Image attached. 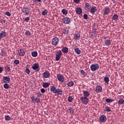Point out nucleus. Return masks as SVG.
Instances as JSON below:
<instances>
[{
    "label": "nucleus",
    "instance_id": "obj_1",
    "mask_svg": "<svg viewBox=\"0 0 124 124\" xmlns=\"http://www.w3.org/2000/svg\"><path fill=\"white\" fill-rule=\"evenodd\" d=\"M92 71H95L99 69V65L98 63L92 64L90 66Z\"/></svg>",
    "mask_w": 124,
    "mask_h": 124
},
{
    "label": "nucleus",
    "instance_id": "obj_2",
    "mask_svg": "<svg viewBox=\"0 0 124 124\" xmlns=\"http://www.w3.org/2000/svg\"><path fill=\"white\" fill-rule=\"evenodd\" d=\"M62 55V50H59L57 52L56 55L55 61H59L61 59V56Z\"/></svg>",
    "mask_w": 124,
    "mask_h": 124
},
{
    "label": "nucleus",
    "instance_id": "obj_3",
    "mask_svg": "<svg viewBox=\"0 0 124 124\" xmlns=\"http://www.w3.org/2000/svg\"><path fill=\"white\" fill-rule=\"evenodd\" d=\"M30 9L29 8L27 7H24L22 9V12L24 15H26V16H28V15H30Z\"/></svg>",
    "mask_w": 124,
    "mask_h": 124
},
{
    "label": "nucleus",
    "instance_id": "obj_4",
    "mask_svg": "<svg viewBox=\"0 0 124 124\" xmlns=\"http://www.w3.org/2000/svg\"><path fill=\"white\" fill-rule=\"evenodd\" d=\"M80 100L83 104H88L89 103V98L88 97L82 96L80 98Z\"/></svg>",
    "mask_w": 124,
    "mask_h": 124
},
{
    "label": "nucleus",
    "instance_id": "obj_5",
    "mask_svg": "<svg viewBox=\"0 0 124 124\" xmlns=\"http://www.w3.org/2000/svg\"><path fill=\"white\" fill-rule=\"evenodd\" d=\"M31 102H32V103H40V98H35L34 97V96H32L31 97Z\"/></svg>",
    "mask_w": 124,
    "mask_h": 124
},
{
    "label": "nucleus",
    "instance_id": "obj_6",
    "mask_svg": "<svg viewBox=\"0 0 124 124\" xmlns=\"http://www.w3.org/2000/svg\"><path fill=\"white\" fill-rule=\"evenodd\" d=\"M52 44L54 46H57L59 44V38L55 37L52 39Z\"/></svg>",
    "mask_w": 124,
    "mask_h": 124
},
{
    "label": "nucleus",
    "instance_id": "obj_7",
    "mask_svg": "<svg viewBox=\"0 0 124 124\" xmlns=\"http://www.w3.org/2000/svg\"><path fill=\"white\" fill-rule=\"evenodd\" d=\"M18 56L20 57H24L25 56V50L23 48H20L19 50H18Z\"/></svg>",
    "mask_w": 124,
    "mask_h": 124
},
{
    "label": "nucleus",
    "instance_id": "obj_8",
    "mask_svg": "<svg viewBox=\"0 0 124 124\" xmlns=\"http://www.w3.org/2000/svg\"><path fill=\"white\" fill-rule=\"evenodd\" d=\"M57 79L59 80L60 82H61V83H62L63 81H64V78H63V76L62 75L59 74L57 75Z\"/></svg>",
    "mask_w": 124,
    "mask_h": 124
},
{
    "label": "nucleus",
    "instance_id": "obj_9",
    "mask_svg": "<svg viewBox=\"0 0 124 124\" xmlns=\"http://www.w3.org/2000/svg\"><path fill=\"white\" fill-rule=\"evenodd\" d=\"M63 23L65 24H69L70 23V19L67 17H64L63 18Z\"/></svg>",
    "mask_w": 124,
    "mask_h": 124
},
{
    "label": "nucleus",
    "instance_id": "obj_10",
    "mask_svg": "<svg viewBox=\"0 0 124 124\" xmlns=\"http://www.w3.org/2000/svg\"><path fill=\"white\" fill-rule=\"evenodd\" d=\"M3 80L4 83H8L10 82V78L9 77H4Z\"/></svg>",
    "mask_w": 124,
    "mask_h": 124
},
{
    "label": "nucleus",
    "instance_id": "obj_11",
    "mask_svg": "<svg viewBox=\"0 0 124 124\" xmlns=\"http://www.w3.org/2000/svg\"><path fill=\"white\" fill-rule=\"evenodd\" d=\"M99 119L100 122H101L102 123H105V122H106V116H105V115H101Z\"/></svg>",
    "mask_w": 124,
    "mask_h": 124
},
{
    "label": "nucleus",
    "instance_id": "obj_12",
    "mask_svg": "<svg viewBox=\"0 0 124 124\" xmlns=\"http://www.w3.org/2000/svg\"><path fill=\"white\" fill-rule=\"evenodd\" d=\"M57 88L54 86H51L50 87V92L53 93H57Z\"/></svg>",
    "mask_w": 124,
    "mask_h": 124
},
{
    "label": "nucleus",
    "instance_id": "obj_13",
    "mask_svg": "<svg viewBox=\"0 0 124 124\" xmlns=\"http://www.w3.org/2000/svg\"><path fill=\"white\" fill-rule=\"evenodd\" d=\"M97 11V10L96 9V7L93 6H92V8L91 9L90 12H91V13L92 14H93Z\"/></svg>",
    "mask_w": 124,
    "mask_h": 124
},
{
    "label": "nucleus",
    "instance_id": "obj_14",
    "mask_svg": "<svg viewBox=\"0 0 124 124\" xmlns=\"http://www.w3.org/2000/svg\"><path fill=\"white\" fill-rule=\"evenodd\" d=\"M43 76L45 78H49L50 77V73L48 71H46L44 73Z\"/></svg>",
    "mask_w": 124,
    "mask_h": 124
},
{
    "label": "nucleus",
    "instance_id": "obj_15",
    "mask_svg": "<svg viewBox=\"0 0 124 124\" xmlns=\"http://www.w3.org/2000/svg\"><path fill=\"white\" fill-rule=\"evenodd\" d=\"M38 67H39V64H38V63H34L32 66V68L34 70H36V69H37V68H38Z\"/></svg>",
    "mask_w": 124,
    "mask_h": 124
},
{
    "label": "nucleus",
    "instance_id": "obj_16",
    "mask_svg": "<svg viewBox=\"0 0 124 124\" xmlns=\"http://www.w3.org/2000/svg\"><path fill=\"white\" fill-rule=\"evenodd\" d=\"M84 97H88L90 96V93L87 91H83V92Z\"/></svg>",
    "mask_w": 124,
    "mask_h": 124
},
{
    "label": "nucleus",
    "instance_id": "obj_17",
    "mask_svg": "<svg viewBox=\"0 0 124 124\" xmlns=\"http://www.w3.org/2000/svg\"><path fill=\"white\" fill-rule=\"evenodd\" d=\"M6 36V32L4 31H2L1 32H0V39L2 38V37H5Z\"/></svg>",
    "mask_w": 124,
    "mask_h": 124
},
{
    "label": "nucleus",
    "instance_id": "obj_18",
    "mask_svg": "<svg viewBox=\"0 0 124 124\" xmlns=\"http://www.w3.org/2000/svg\"><path fill=\"white\" fill-rule=\"evenodd\" d=\"M102 91V87L101 86H97L96 87V92L100 93Z\"/></svg>",
    "mask_w": 124,
    "mask_h": 124
},
{
    "label": "nucleus",
    "instance_id": "obj_19",
    "mask_svg": "<svg viewBox=\"0 0 124 124\" xmlns=\"http://www.w3.org/2000/svg\"><path fill=\"white\" fill-rule=\"evenodd\" d=\"M76 13L77 14H81L82 13V9L80 7L77 8L76 9Z\"/></svg>",
    "mask_w": 124,
    "mask_h": 124
},
{
    "label": "nucleus",
    "instance_id": "obj_20",
    "mask_svg": "<svg viewBox=\"0 0 124 124\" xmlns=\"http://www.w3.org/2000/svg\"><path fill=\"white\" fill-rule=\"evenodd\" d=\"M110 12V8L107 7L105 9L104 15H107Z\"/></svg>",
    "mask_w": 124,
    "mask_h": 124
},
{
    "label": "nucleus",
    "instance_id": "obj_21",
    "mask_svg": "<svg viewBox=\"0 0 124 124\" xmlns=\"http://www.w3.org/2000/svg\"><path fill=\"white\" fill-rule=\"evenodd\" d=\"M62 51L63 53L67 54V53H68V48L65 47H63L62 49Z\"/></svg>",
    "mask_w": 124,
    "mask_h": 124
},
{
    "label": "nucleus",
    "instance_id": "obj_22",
    "mask_svg": "<svg viewBox=\"0 0 124 124\" xmlns=\"http://www.w3.org/2000/svg\"><path fill=\"white\" fill-rule=\"evenodd\" d=\"M6 51L3 50H2L1 51V52L0 53V56H2V57H4L5 56H6Z\"/></svg>",
    "mask_w": 124,
    "mask_h": 124
},
{
    "label": "nucleus",
    "instance_id": "obj_23",
    "mask_svg": "<svg viewBox=\"0 0 124 124\" xmlns=\"http://www.w3.org/2000/svg\"><path fill=\"white\" fill-rule=\"evenodd\" d=\"M75 52L77 55H80V54H81V50L78 48L75 49Z\"/></svg>",
    "mask_w": 124,
    "mask_h": 124
},
{
    "label": "nucleus",
    "instance_id": "obj_24",
    "mask_svg": "<svg viewBox=\"0 0 124 124\" xmlns=\"http://www.w3.org/2000/svg\"><path fill=\"white\" fill-rule=\"evenodd\" d=\"M50 86V83L49 82H46L43 84V88H48Z\"/></svg>",
    "mask_w": 124,
    "mask_h": 124
},
{
    "label": "nucleus",
    "instance_id": "obj_25",
    "mask_svg": "<svg viewBox=\"0 0 124 124\" xmlns=\"http://www.w3.org/2000/svg\"><path fill=\"white\" fill-rule=\"evenodd\" d=\"M118 18H119V16H118V15L117 14H115L113 17H112V19L114 21H117V20H118Z\"/></svg>",
    "mask_w": 124,
    "mask_h": 124
},
{
    "label": "nucleus",
    "instance_id": "obj_26",
    "mask_svg": "<svg viewBox=\"0 0 124 124\" xmlns=\"http://www.w3.org/2000/svg\"><path fill=\"white\" fill-rule=\"evenodd\" d=\"M105 44L106 46H108L111 44V41L109 40H107L105 41Z\"/></svg>",
    "mask_w": 124,
    "mask_h": 124
},
{
    "label": "nucleus",
    "instance_id": "obj_27",
    "mask_svg": "<svg viewBox=\"0 0 124 124\" xmlns=\"http://www.w3.org/2000/svg\"><path fill=\"white\" fill-rule=\"evenodd\" d=\"M56 93H58V94H62V91L61 89H58L56 91Z\"/></svg>",
    "mask_w": 124,
    "mask_h": 124
},
{
    "label": "nucleus",
    "instance_id": "obj_28",
    "mask_svg": "<svg viewBox=\"0 0 124 124\" xmlns=\"http://www.w3.org/2000/svg\"><path fill=\"white\" fill-rule=\"evenodd\" d=\"M31 55L32 57H33V58H36V57H37V52L34 51L32 52Z\"/></svg>",
    "mask_w": 124,
    "mask_h": 124
},
{
    "label": "nucleus",
    "instance_id": "obj_29",
    "mask_svg": "<svg viewBox=\"0 0 124 124\" xmlns=\"http://www.w3.org/2000/svg\"><path fill=\"white\" fill-rule=\"evenodd\" d=\"M74 37L75 39H79V38H80V35L79 34H75L74 35Z\"/></svg>",
    "mask_w": 124,
    "mask_h": 124
},
{
    "label": "nucleus",
    "instance_id": "obj_30",
    "mask_svg": "<svg viewBox=\"0 0 124 124\" xmlns=\"http://www.w3.org/2000/svg\"><path fill=\"white\" fill-rule=\"evenodd\" d=\"M105 110L107 112H110V111H111V108L107 106V107H105Z\"/></svg>",
    "mask_w": 124,
    "mask_h": 124
},
{
    "label": "nucleus",
    "instance_id": "obj_31",
    "mask_svg": "<svg viewBox=\"0 0 124 124\" xmlns=\"http://www.w3.org/2000/svg\"><path fill=\"white\" fill-rule=\"evenodd\" d=\"M62 14H63L64 15H66V14H67L68 13V12H67V10H66L65 9H62Z\"/></svg>",
    "mask_w": 124,
    "mask_h": 124
},
{
    "label": "nucleus",
    "instance_id": "obj_32",
    "mask_svg": "<svg viewBox=\"0 0 124 124\" xmlns=\"http://www.w3.org/2000/svg\"><path fill=\"white\" fill-rule=\"evenodd\" d=\"M104 81L105 82V83H106L107 84H108V83H109V78L108 77H105L104 78Z\"/></svg>",
    "mask_w": 124,
    "mask_h": 124
},
{
    "label": "nucleus",
    "instance_id": "obj_33",
    "mask_svg": "<svg viewBox=\"0 0 124 124\" xmlns=\"http://www.w3.org/2000/svg\"><path fill=\"white\" fill-rule=\"evenodd\" d=\"M124 100L123 99H120L118 101V104L122 105V104H124Z\"/></svg>",
    "mask_w": 124,
    "mask_h": 124
},
{
    "label": "nucleus",
    "instance_id": "obj_34",
    "mask_svg": "<svg viewBox=\"0 0 124 124\" xmlns=\"http://www.w3.org/2000/svg\"><path fill=\"white\" fill-rule=\"evenodd\" d=\"M63 32L64 34L68 33V29L67 28H65L63 29Z\"/></svg>",
    "mask_w": 124,
    "mask_h": 124
},
{
    "label": "nucleus",
    "instance_id": "obj_35",
    "mask_svg": "<svg viewBox=\"0 0 124 124\" xmlns=\"http://www.w3.org/2000/svg\"><path fill=\"white\" fill-rule=\"evenodd\" d=\"M73 85H74L73 81H70L68 83H67V86L69 87H72Z\"/></svg>",
    "mask_w": 124,
    "mask_h": 124
},
{
    "label": "nucleus",
    "instance_id": "obj_36",
    "mask_svg": "<svg viewBox=\"0 0 124 124\" xmlns=\"http://www.w3.org/2000/svg\"><path fill=\"white\" fill-rule=\"evenodd\" d=\"M5 121H10V120H11V117L8 115H6L5 117Z\"/></svg>",
    "mask_w": 124,
    "mask_h": 124
},
{
    "label": "nucleus",
    "instance_id": "obj_37",
    "mask_svg": "<svg viewBox=\"0 0 124 124\" xmlns=\"http://www.w3.org/2000/svg\"><path fill=\"white\" fill-rule=\"evenodd\" d=\"M47 13H48V11H47V10H45L42 13V15H43V16H45V15H46Z\"/></svg>",
    "mask_w": 124,
    "mask_h": 124
},
{
    "label": "nucleus",
    "instance_id": "obj_38",
    "mask_svg": "<svg viewBox=\"0 0 124 124\" xmlns=\"http://www.w3.org/2000/svg\"><path fill=\"white\" fill-rule=\"evenodd\" d=\"M31 33V31H27L25 32V34L27 35V36H30Z\"/></svg>",
    "mask_w": 124,
    "mask_h": 124
},
{
    "label": "nucleus",
    "instance_id": "obj_39",
    "mask_svg": "<svg viewBox=\"0 0 124 124\" xmlns=\"http://www.w3.org/2000/svg\"><path fill=\"white\" fill-rule=\"evenodd\" d=\"M5 70H7V71H8V72H9V71H10V67L8 66H6L5 67Z\"/></svg>",
    "mask_w": 124,
    "mask_h": 124
},
{
    "label": "nucleus",
    "instance_id": "obj_40",
    "mask_svg": "<svg viewBox=\"0 0 124 124\" xmlns=\"http://www.w3.org/2000/svg\"><path fill=\"white\" fill-rule=\"evenodd\" d=\"M73 100V98L71 96H69L68 97V101L69 102H72V101Z\"/></svg>",
    "mask_w": 124,
    "mask_h": 124
},
{
    "label": "nucleus",
    "instance_id": "obj_41",
    "mask_svg": "<svg viewBox=\"0 0 124 124\" xmlns=\"http://www.w3.org/2000/svg\"><path fill=\"white\" fill-rule=\"evenodd\" d=\"M3 87L4 89H8L9 88V85H8L7 83H5L4 84Z\"/></svg>",
    "mask_w": 124,
    "mask_h": 124
},
{
    "label": "nucleus",
    "instance_id": "obj_42",
    "mask_svg": "<svg viewBox=\"0 0 124 124\" xmlns=\"http://www.w3.org/2000/svg\"><path fill=\"white\" fill-rule=\"evenodd\" d=\"M106 102H108V103H110V102H112L113 101V100L108 98L106 100Z\"/></svg>",
    "mask_w": 124,
    "mask_h": 124
},
{
    "label": "nucleus",
    "instance_id": "obj_43",
    "mask_svg": "<svg viewBox=\"0 0 124 124\" xmlns=\"http://www.w3.org/2000/svg\"><path fill=\"white\" fill-rule=\"evenodd\" d=\"M69 110L71 114H74V109H73V108H70Z\"/></svg>",
    "mask_w": 124,
    "mask_h": 124
},
{
    "label": "nucleus",
    "instance_id": "obj_44",
    "mask_svg": "<svg viewBox=\"0 0 124 124\" xmlns=\"http://www.w3.org/2000/svg\"><path fill=\"white\" fill-rule=\"evenodd\" d=\"M5 14L7 16H8L9 17H10L11 16V14L9 12H6Z\"/></svg>",
    "mask_w": 124,
    "mask_h": 124
},
{
    "label": "nucleus",
    "instance_id": "obj_45",
    "mask_svg": "<svg viewBox=\"0 0 124 124\" xmlns=\"http://www.w3.org/2000/svg\"><path fill=\"white\" fill-rule=\"evenodd\" d=\"M83 18L84 19H85V20H88V15L87 14H84L83 15Z\"/></svg>",
    "mask_w": 124,
    "mask_h": 124
},
{
    "label": "nucleus",
    "instance_id": "obj_46",
    "mask_svg": "<svg viewBox=\"0 0 124 124\" xmlns=\"http://www.w3.org/2000/svg\"><path fill=\"white\" fill-rule=\"evenodd\" d=\"M25 71L27 74L30 75V73L31 72V70H30V69H26Z\"/></svg>",
    "mask_w": 124,
    "mask_h": 124
},
{
    "label": "nucleus",
    "instance_id": "obj_47",
    "mask_svg": "<svg viewBox=\"0 0 124 124\" xmlns=\"http://www.w3.org/2000/svg\"><path fill=\"white\" fill-rule=\"evenodd\" d=\"M19 60H16L14 61L15 64H16V65L19 64Z\"/></svg>",
    "mask_w": 124,
    "mask_h": 124
},
{
    "label": "nucleus",
    "instance_id": "obj_48",
    "mask_svg": "<svg viewBox=\"0 0 124 124\" xmlns=\"http://www.w3.org/2000/svg\"><path fill=\"white\" fill-rule=\"evenodd\" d=\"M81 74H82V75H86V72H85V71H84L83 70H81L80 71Z\"/></svg>",
    "mask_w": 124,
    "mask_h": 124
},
{
    "label": "nucleus",
    "instance_id": "obj_49",
    "mask_svg": "<svg viewBox=\"0 0 124 124\" xmlns=\"http://www.w3.org/2000/svg\"><path fill=\"white\" fill-rule=\"evenodd\" d=\"M25 21H26V22H29V21H30V17H26L25 18Z\"/></svg>",
    "mask_w": 124,
    "mask_h": 124
},
{
    "label": "nucleus",
    "instance_id": "obj_50",
    "mask_svg": "<svg viewBox=\"0 0 124 124\" xmlns=\"http://www.w3.org/2000/svg\"><path fill=\"white\" fill-rule=\"evenodd\" d=\"M90 6V4L89 3H86L85 4V8H87V7H89Z\"/></svg>",
    "mask_w": 124,
    "mask_h": 124
},
{
    "label": "nucleus",
    "instance_id": "obj_51",
    "mask_svg": "<svg viewBox=\"0 0 124 124\" xmlns=\"http://www.w3.org/2000/svg\"><path fill=\"white\" fill-rule=\"evenodd\" d=\"M37 94L38 97H41V96H42L40 93H38Z\"/></svg>",
    "mask_w": 124,
    "mask_h": 124
},
{
    "label": "nucleus",
    "instance_id": "obj_52",
    "mask_svg": "<svg viewBox=\"0 0 124 124\" xmlns=\"http://www.w3.org/2000/svg\"><path fill=\"white\" fill-rule=\"evenodd\" d=\"M41 93H45V89H44V88L41 89Z\"/></svg>",
    "mask_w": 124,
    "mask_h": 124
},
{
    "label": "nucleus",
    "instance_id": "obj_53",
    "mask_svg": "<svg viewBox=\"0 0 124 124\" xmlns=\"http://www.w3.org/2000/svg\"><path fill=\"white\" fill-rule=\"evenodd\" d=\"M74 2H75V3H78V2H79L80 0H73Z\"/></svg>",
    "mask_w": 124,
    "mask_h": 124
},
{
    "label": "nucleus",
    "instance_id": "obj_54",
    "mask_svg": "<svg viewBox=\"0 0 124 124\" xmlns=\"http://www.w3.org/2000/svg\"><path fill=\"white\" fill-rule=\"evenodd\" d=\"M26 69H29L30 68V67H31V66H30V65L29 64H27L26 65Z\"/></svg>",
    "mask_w": 124,
    "mask_h": 124
},
{
    "label": "nucleus",
    "instance_id": "obj_55",
    "mask_svg": "<svg viewBox=\"0 0 124 124\" xmlns=\"http://www.w3.org/2000/svg\"><path fill=\"white\" fill-rule=\"evenodd\" d=\"M2 70H3V69H2V67H0V73H1L2 72Z\"/></svg>",
    "mask_w": 124,
    "mask_h": 124
},
{
    "label": "nucleus",
    "instance_id": "obj_56",
    "mask_svg": "<svg viewBox=\"0 0 124 124\" xmlns=\"http://www.w3.org/2000/svg\"><path fill=\"white\" fill-rule=\"evenodd\" d=\"M86 10H87V11H90V8L87 7L86 8Z\"/></svg>",
    "mask_w": 124,
    "mask_h": 124
},
{
    "label": "nucleus",
    "instance_id": "obj_57",
    "mask_svg": "<svg viewBox=\"0 0 124 124\" xmlns=\"http://www.w3.org/2000/svg\"><path fill=\"white\" fill-rule=\"evenodd\" d=\"M2 22H3V23H5V19L3 20H2Z\"/></svg>",
    "mask_w": 124,
    "mask_h": 124
},
{
    "label": "nucleus",
    "instance_id": "obj_58",
    "mask_svg": "<svg viewBox=\"0 0 124 124\" xmlns=\"http://www.w3.org/2000/svg\"><path fill=\"white\" fill-rule=\"evenodd\" d=\"M37 1H38L39 2H40L41 1V0H37Z\"/></svg>",
    "mask_w": 124,
    "mask_h": 124
},
{
    "label": "nucleus",
    "instance_id": "obj_59",
    "mask_svg": "<svg viewBox=\"0 0 124 124\" xmlns=\"http://www.w3.org/2000/svg\"><path fill=\"white\" fill-rule=\"evenodd\" d=\"M39 71V70H37V71Z\"/></svg>",
    "mask_w": 124,
    "mask_h": 124
}]
</instances>
